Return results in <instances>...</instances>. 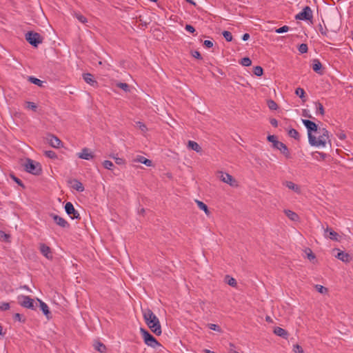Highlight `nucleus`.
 Masks as SVG:
<instances>
[{"label": "nucleus", "instance_id": "nucleus-1", "mask_svg": "<svg viewBox=\"0 0 353 353\" xmlns=\"http://www.w3.org/2000/svg\"><path fill=\"white\" fill-rule=\"evenodd\" d=\"M143 314L145 323L151 331L157 335H161L162 332L160 322L153 312L150 309H145L143 310Z\"/></svg>", "mask_w": 353, "mask_h": 353}, {"label": "nucleus", "instance_id": "nucleus-2", "mask_svg": "<svg viewBox=\"0 0 353 353\" xmlns=\"http://www.w3.org/2000/svg\"><path fill=\"white\" fill-rule=\"evenodd\" d=\"M316 134H318V137L312 133H309V143L312 146L325 148L329 141L328 131L325 128H319Z\"/></svg>", "mask_w": 353, "mask_h": 353}, {"label": "nucleus", "instance_id": "nucleus-3", "mask_svg": "<svg viewBox=\"0 0 353 353\" xmlns=\"http://www.w3.org/2000/svg\"><path fill=\"white\" fill-rule=\"evenodd\" d=\"M25 170L34 175H39L41 172V168L39 163L30 159H27L24 163Z\"/></svg>", "mask_w": 353, "mask_h": 353}, {"label": "nucleus", "instance_id": "nucleus-4", "mask_svg": "<svg viewBox=\"0 0 353 353\" xmlns=\"http://www.w3.org/2000/svg\"><path fill=\"white\" fill-rule=\"evenodd\" d=\"M140 332L141 333L143 341L147 345L153 348L161 346V344L158 342V341L152 334H150L148 331L143 328H141Z\"/></svg>", "mask_w": 353, "mask_h": 353}, {"label": "nucleus", "instance_id": "nucleus-5", "mask_svg": "<svg viewBox=\"0 0 353 353\" xmlns=\"http://www.w3.org/2000/svg\"><path fill=\"white\" fill-rule=\"evenodd\" d=\"M313 18L312 10L309 6H305L303 8L302 11L299 12L295 16V19L296 20L301 21H310Z\"/></svg>", "mask_w": 353, "mask_h": 353}, {"label": "nucleus", "instance_id": "nucleus-6", "mask_svg": "<svg viewBox=\"0 0 353 353\" xmlns=\"http://www.w3.org/2000/svg\"><path fill=\"white\" fill-rule=\"evenodd\" d=\"M26 40L33 46L37 47L39 43H42V38L39 33L28 32L26 34Z\"/></svg>", "mask_w": 353, "mask_h": 353}, {"label": "nucleus", "instance_id": "nucleus-7", "mask_svg": "<svg viewBox=\"0 0 353 353\" xmlns=\"http://www.w3.org/2000/svg\"><path fill=\"white\" fill-rule=\"evenodd\" d=\"M18 301L20 305L26 308L32 309L34 308V300L28 296L21 295L18 296Z\"/></svg>", "mask_w": 353, "mask_h": 353}, {"label": "nucleus", "instance_id": "nucleus-8", "mask_svg": "<svg viewBox=\"0 0 353 353\" xmlns=\"http://www.w3.org/2000/svg\"><path fill=\"white\" fill-rule=\"evenodd\" d=\"M219 179L221 181L230 185L232 187H236L238 185L236 181L232 175L223 172H219Z\"/></svg>", "mask_w": 353, "mask_h": 353}, {"label": "nucleus", "instance_id": "nucleus-9", "mask_svg": "<svg viewBox=\"0 0 353 353\" xmlns=\"http://www.w3.org/2000/svg\"><path fill=\"white\" fill-rule=\"evenodd\" d=\"M65 210L68 215L72 219H79L80 214L74 208L73 204L71 202H67L65 205Z\"/></svg>", "mask_w": 353, "mask_h": 353}, {"label": "nucleus", "instance_id": "nucleus-10", "mask_svg": "<svg viewBox=\"0 0 353 353\" xmlns=\"http://www.w3.org/2000/svg\"><path fill=\"white\" fill-rule=\"evenodd\" d=\"M302 122L307 130V135L308 136H309V133L312 134L313 132L315 133H316L318 132V130H319L318 126L314 122H313L310 120H307V119H303Z\"/></svg>", "mask_w": 353, "mask_h": 353}, {"label": "nucleus", "instance_id": "nucleus-11", "mask_svg": "<svg viewBox=\"0 0 353 353\" xmlns=\"http://www.w3.org/2000/svg\"><path fill=\"white\" fill-rule=\"evenodd\" d=\"M274 148L281 151V152L287 158H291L290 152L285 144L279 141L274 144Z\"/></svg>", "mask_w": 353, "mask_h": 353}, {"label": "nucleus", "instance_id": "nucleus-12", "mask_svg": "<svg viewBox=\"0 0 353 353\" xmlns=\"http://www.w3.org/2000/svg\"><path fill=\"white\" fill-rule=\"evenodd\" d=\"M79 158L85 160H91L94 158V155L90 149L84 148L81 152L77 154Z\"/></svg>", "mask_w": 353, "mask_h": 353}, {"label": "nucleus", "instance_id": "nucleus-13", "mask_svg": "<svg viewBox=\"0 0 353 353\" xmlns=\"http://www.w3.org/2000/svg\"><path fill=\"white\" fill-rule=\"evenodd\" d=\"M49 144L55 148H59L61 147L62 142L56 136L50 134L47 138Z\"/></svg>", "mask_w": 353, "mask_h": 353}, {"label": "nucleus", "instance_id": "nucleus-14", "mask_svg": "<svg viewBox=\"0 0 353 353\" xmlns=\"http://www.w3.org/2000/svg\"><path fill=\"white\" fill-rule=\"evenodd\" d=\"M41 253L47 259H52V254L51 252V249L49 246L46 245L44 243L40 244L39 246Z\"/></svg>", "mask_w": 353, "mask_h": 353}, {"label": "nucleus", "instance_id": "nucleus-15", "mask_svg": "<svg viewBox=\"0 0 353 353\" xmlns=\"http://www.w3.org/2000/svg\"><path fill=\"white\" fill-rule=\"evenodd\" d=\"M51 217L53 219L54 222L60 227L63 228L69 227V223L63 218L54 214H51Z\"/></svg>", "mask_w": 353, "mask_h": 353}, {"label": "nucleus", "instance_id": "nucleus-16", "mask_svg": "<svg viewBox=\"0 0 353 353\" xmlns=\"http://www.w3.org/2000/svg\"><path fill=\"white\" fill-rule=\"evenodd\" d=\"M133 161L134 162H137V163H143V164H144V165H145L146 166H148V167H150V166L152 165V162L151 160L148 159H146L144 157L141 156V155L137 156L133 159Z\"/></svg>", "mask_w": 353, "mask_h": 353}, {"label": "nucleus", "instance_id": "nucleus-17", "mask_svg": "<svg viewBox=\"0 0 353 353\" xmlns=\"http://www.w3.org/2000/svg\"><path fill=\"white\" fill-rule=\"evenodd\" d=\"M83 77L84 81L87 83H88L92 86H97L98 83H97V81L94 79L93 75H92L90 73H85V74H83Z\"/></svg>", "mask_w": 353, "mask_h": 353}, {"label": "nucleus", "instance_id": "nucleus-18", "mask_svg": "<svg viewBox=\"0 0 353 353\" xmlns=\"http://www.w3.org/2000/svg\"><path fill=\"white\" fill-rule=\"evenodd\" d=\"M312 68L314 72H316V73H318L319 74H322V71H321L322 64L319 59H313Z\"/></svg>", "mask_w": 353, "mask_h": 353}, {"label": "nucleus", "instance_id": "nucleus-19", "mask_svg": "<svg viewBox=\"0 0 353 353\" xmlns=\"http://www.w3.org/2000/svg\"><path fill=\"white\" fill-rule=\"evenodd\" d=\"M188 148L196 152L197 153H201L202 152L201 147L194 141H189L188 142Z\"/></svg>", "mask_w": 353, "mask_h": 353}, {"label": "nucleus", "instance_id": "nucleus-20", "mask_svg": "<svg viewBox=\"0 0 353 353\" xmlns=\"http://www.w3.org/2000/svg\"><path fill=\"white\" fill-rule=\"evenodd\" d=\"M336 257L341 260L343 262L348 263L351 260V256L349 254L344 252H338Z\"/></svg>", "mask_w": 353, "mask_h": 353}, {"label": "nucleus", "instance_id": "nucleus-21", "mask_svg": "<svg viewBox=\"0 0 353 353\" xmlns=\"http://www.w3.org/2000/svg\"><path fill=\"white\" fill-rule=\"evenodd\" d=\"M284 184L287 188L293 190L296 193H297V194L301 193L300 187L299 185H297L296 184H295L294 183H293L292 181H285Z\"/></svg>", "mask_w": 353, "mask_h": 353}, {"label": "nucleus", "instance_id": "nucleus-22", "mask_svg": "<svg viewBox=\"0 0 353 353\" xmlns=\"http://www.w3.org/2000/svg\"><path fill=\"white\" fill-rule=\"evenodd\" d=\"M72 188L74 189L75 190L81 192L84 191V187L81 182H80L78 180H73L72 182Z\"/></svg>", "mask_w": 353, "mask_h": 353}, {"label": "nucleus", "instance_id": "nucleus-23", "mask_svg": "<svg viewBox=\"0 0 353 353\" xmlns=\"http://www.w3.org/2000/svg\"><path fill=\"white\" fill-rule=\"evenodd\" d=\"M38 301L39 302L40 308H41V311L43 312L44 315L48 319H49V315H50V312L49 307H48V305L40 299H38Z\"/></svg>", "mask_w": 353, "mask_h": 353}, {"label": "nucleus", "instance_id": "nucleus-24", "mask_svg": "<svg viewBox=\"0 0 353 353\" xmlns=\"http://www.w3.org/2000/svg\"><path fill=\"white\" fill-rule=\"evenodd\" d=\"M274 333L281 337H283L284 339H286L288 337V332L285 330L280 327H276L274 330Z\"/></svg>", "mask_w": 353, "mask_h": 353}, {"label": "nucleus", "instance_id": "nucleus-25", "mask_svg": "<svg viewBox=\"0 0 353 353\" xmlns=\"http://www.w3.org/2000/svg\"><path fill=\"white\" fill-rule=\"evenodd\" d=\"M325 236L326 237L330 238V239L336 240L338 234L336 232H334L333 230L327 228L325 231Z\"/></svg>", "mask_w": 353, "mask_h": 353}, {"label": "nucleus", "instance_id": "nucleus-26", "mask_svg": "<svg viewBox=\"0 0 353 353\" xmlns=\"http://www.w3.org/2000/svg\"><path fill=\"white\" fill-rule=\"evenodd\" d=\"M285 214L292 221H297L299 220V216L296 213L290 210H285L284 211Z\"/></svg>", "mask_w": 353, "mask_h": 353}, {"label": "nucleus", "instance_id": "nucleus-27", "mask_svg": "<svg viewBox=\"0 0 353 353\" xmlns=\"http://www.w3.org/2000/svg\"><path fill=\"white\" fill-rule=\"evenodd\" d=\"M312 158L316 161H322L326 158L327 154L324 152L316 151V152H312Z\"/></svg>", "mask_w": 353, "mask_h": 353}, {"label": "nucleus", "instance_id": "nucleus-28", "mask_svg": "<svg viewBox=\"0 0 353 353\" xmlns=\"http://www.w3.org/2000/svg\"><path fill=\"white\" fill-rule=\"evenodd\" d=\"M199 209L203 210L207 215L210 214V211L208 206L202 201L196 200L195 201Z\"/></svg>", "mask_w": 353, "mask_h": 353}, {"label": "nucleus", "instance_id": "nucleus-29", "mask_svg": "<svg viewBox=\"0 0 353 353\" xmlns=\"http://www.w3.org/2000/svg\"><path fill=\"white\" fill-rule=\"evenodd\" d=\"M225 282L232 287H236L237 283L235 279L233 277L227 275L225 278Z\"/></svg>", "mask_w": 353, "mask_h": 353}, {"label": "nucleus", "instance_id": "nucleus-30", "mask_svg": "<svg viewBox=\"0 0 353 353\" xmlns=\"http://www.w3.org/2000/svg\"><path fill=\"white\" fill-rule=\"evenodd\" d=\"M288 135L290 137L294 138L296 140H299L300 138L299 133L298 132V131L296 130H295L294 128H291L289 130Z\"/></svg>", "mask_w": 353, "mask_h": 353}, {"label": "nucleus", "instance_id": "nucleus-31", "mask_svg": "<svg viewBox=\"0 0 353 353\" xmlns=\"http://www.w3.org/2000/svg\"><path fill=\"white\" fill-rule=\"evenodd\" d=\"M316 108V114H320L321 115L324 114V108L323 105L319 102H316L314 103Z\"/></svg>", "mask_w": 353, "mask_h": 353}, {"label": "nucleus", "instance_id": "nucleus-32", "mask_svg": "<svg viewBox=\"0 0 353 353\" xmlns=\"http://www.w3.org/2000/svg\"><path fill=\"white\" fill-rule=\"evenodd\" d=\"M28 80L32 83L37 85L39 87H41L43 85V81L36 77H29Z\"/></svg>", "mask_w": 353, "mask_h": 353}, {"label": "nucleus", "instance_id": "nucleus-33", "mask_svg": "<svg viewBox=\"0 0 353 353\" xmlns=\"http://www.w3.org/2000/svg\"><path fill=\"white\" fill-rule=\"evenodd\" d=\"M94 348L99 352H104L106 350V347L105 345L100 342H97L94 344Z\"/></svg>", "mask_w": 353, "mask_h": 353}, {"label": "nucleus", "instance_id": "nucleus-34", "mask_svg": "<svg viewBox=\"0 0 353 353\" xmlns=\"http://www.w3.org/2000/svg\"><path fill=\"white\" fill-rule=\"evenodd\" d=\"M267 104H268V108L271 110H276L278 108V105L276 104V103L272 99L268 100L267 101Z\"/></svg>", "mask_w": 353, "mask_h": 353}, {"label": "nucleus", "instance_id": "nucleus-35", "mask_svg": "<svg viewBox=\"0 0 353 353\" xmlns=\"http://www.w3.org/2000/svg\"><path fill=\"white\" fill-rule=\"evenodd\" d=\"M136 127L138 128L143 133H145L148 130L146 125L141 121L136 122Z\"/></svg>", "mask_w": 353, "mask_h": 353}, {"label": "nucleus", "instance_id": "nucleus-36", "mask_svg": "<svg viewBox=\"0 0 353 353\" xmlns=\"http://www.w3.org/2000/svg\"><path fill=\"white\" fill-rule=\"evenodd\" d=\"M254 74L257 77L263 75V70L261 66H255L253 69Z\"/></svg>", "mask_w": 353, "mask_h": 353}, {"label": "nucleus", "instance_id": "nucleus-37", "mask_svg": "<svg viewBox=\"0 0 353 353\" xmlns=\"http://www.w3.org/2000/svg\"><path fill=\"white\" fill-rule=\"evenodd\" d=\"M103 167L109 170H112L114 168V164L112 161L109 160H105L103 162Z\"/></svg>", "mask_w": 353, "mask_h": 353}, {"label": "nucleus", "instance_id": "nucleus-38", "mask_svg": "<svg viewBox=\"0 0 353 353\" xmlns=\"http://www.w3.org/2000/svg\"><path fill=\"white\" fill-rule=\"evenodd\" d=\"M110 157L114 160L115 163L117 165H124L125 163V160L123 158L118 157L115 155H111Z\"/></svg>", "mask_w": 353, "mask_h": 353}, {"label": "nucleus", "instance_id": "nucleus-39", "mask_svg": "<svg viewBox=\"0 0 353 353\" xmlns=\"http://www.w3.org/2000/svg\"><path fill=\"white\" fill-rule=\"evenodd\" d=\"M315 288L319 293L322 294H325L327 292V289L321 285H316Z\"/></svg>", "mask_w": 353, "mask_h": 353}, {"label": "nucleus", "instance_id": "nucleus-40", "mask_svg": "<svg viewBox=\"0 0 353 353\" xmlns=\"http://www.w3.org/2000/svg\"><path fill=\"white\" fill-rule=\"evenodd\" d=\"M298 50H299V52L301 54L306 53L308 50L307 45L305 43H301L299 46Z\"/></svg>", "mask_w": 353, "mask_h": 353}, {"label": "nucleus", "instance_id": "nucleus-41", "mask_svg": "<svg viewBox=\"0 0 353 353\" xmlns=\"http://www.w3.org/2000/svg\"><path fill=\"white\" fill-rule=\"evenodd\" d=\"M290 30V27L288 26H283L275 30V32L278 34H281L284 32H287Z\"/></svg>", "mask_w": 353, "mask_h": 353}, {"label": "nucleus", "instance_id": "nucleus-42", "mask_svg": "<svg viewBox=\"0 0 353 353\" xmlns=\"http://www.w3.org/2000/svg\"><path fill=\"white\" fill-rule=\"evenodd\" d=\"M295 94L299 96L301 99L305 97V90L301 88H297L295 90Z\"/></svg>", "mask_w": 353, "mask_h": 353}, {"label": "nucleus", "instance_id": "nucleus-43", "mask_svg": "<svg viewBox=\"0 0 353 353\" xmlns=\"http://www.w3.org/2000/svg\"><path fill=\"white\" fill-rule=\"evenodd\" d=\"M45 155L46 157H48V158L50 159H57V155L56 154V153L52 151V150H47V151H45Z\"/></svg>", "mask_w": 353, "mask_h": 353}, {"label": "nucleus", "instance_id": "nucleus-44", "mask_svg": "<svg viewBox=\"0 0 353 353\" xmlns=\"http://www.w3.org/2000/svg\"><path fill=\"white\" fill-rule=\"evenodd\" d=\"M223 36L227 41H231L232 40V35L230 32L225 30L223 32Z\"/></svg>", "mask_w": 353, "mask_h": 353}, {"label": "nucleus", "instance_id": "nucleus-45", "mask_svg": "<svg viewBox=\"0 0 353 353\" xmlns=\"http://www.w3.org/2000/svg\"><path fill=\"white\" fill-rule=\"evenodd\" d=\"M241 63L243 65V66H250L251 64H252V61L250 58L248 57H244L241 59Z\"/></svg>", "mask_w": 353, "mask_h": 353}, {"label": "nucleus", "instance_id": "nucleus-46", "mask_svg": "<svg viewBox=\"0 0 353 353\" xmlns=\"http://www.w3.org/2000/svg\"><path fill=\"white\" fill-rule=\"evenodd\" d=\"M117 86L125 92L129 90V85L126 83H117Z\"/></svg>", "mask_w": 353, "mask_h": 353}, {"label": "nucleus", "instance_id": "nucleus-47", "mask_svg": "<svg viewBox=\"0 0 353 353\" xmlns=\"http://www.w3.org/2000/svg\"><path fill=\"white\" fill-rule=\"evenodd\" d=\"M293 352L294 353H304L302 347L298 344H295L293 345Z\"/></svg>", "mask_w": 353, "mask_h": 353}, {"label": "nucleus", "instance_id": "nucleus-48", "mask_svg": "<svg viewBox=\"0 0 353 353\" xmlns=\"http://www.w3.org/2000/svg\"><path fill=\"white\" fill-rule=\"evenodd\" d=\"M319 31L322 35L327 36V30L326 27H323L321 24L319 25Z\"/></svg>", "mask_w": 353, "mask_h": 353}, {"label": "nucleus", "instance_id": "nucleus-49", "mask_svg": "<svg viewBox=\"0 0 353 353\" xmlns=\"http://www.w3.org/2000/svg\"><path fill=\"white\" fill-rule=\"evenodd\" d=\"M10 306L8 303L3 302L0 304V310L2 311L8 310L10 309Z\"/></svg>", "mask_w": 353, "mask_h": 353}, {"label": "nucleus", "instance_id": "nucleus-50", "mask_svg": "<svg viewBox=\"0 0 353 353\" xmlns=\"http://www.w3.org/2000/svg\"><path fill=\"white\" fill-rule=\"evenodd\" d=\"M26 108L28 109H31L33 111H36L37 110V105H35V103L30 101L26 103Z\"/></svg>", "mask_w": 353, "mask_h": 353}, {"label": "nucleus", "instance_id": "nucleus-51", "mask_svg": "<svg viewBox=\"0 0 353 353\" xmlns=\"http://www.w3.org/2000/svg\"><path fill=\"white\" fill-rule=\"evenodd\" d=\"M228 352L229 353H241L236 350L235 345L232 343H230Z\"/></svg>", "mask_w": 353, "mask_h": 353}, {"label": "nucleus", "instance_id": "nucleus-52", "mask_svg": "<svg viewBox=\"0 0 353 353\" xmlns=\"http://www.w3.org/2000/svg\"><path fill=\"white\" fill-rule=\"evenodd\" d=\"M208 327L212 330H214V331H217V332L221 331L219 326H218L216 324L210 323V324H208Z\"/></svg>", "mask_w": 353, "mask_h": 353}, {"label": "nucleus", "instance_id": "nucleus-53", "mask_svg": "<svg viewBox=\"0 0 353 353\" xmlns=\"http://www.w3.org/2000/svg\"><path fill=\"white\" fill-rule=\"evenodd\" d=\"M336 135L340 140H345L346 139V134L343 131L338 132Z\"/></svg>", "mask_w": 353, "mask_h": 353}, {"label": "nucleus", "instance_id": "nucleus-54", "mask_svg": "<svg viewBox=\"0 0 353 353\" xmlns=\"http://www.w3.org/2000/svg\"><path fill=\"white\" fill-rule=\"evenodd\" d=\"M77 19L81 23H85L87 22V19L81 14H76Z\"/></svg>", "mask_w": 353, "mask_h": 353}, {"label": "nucleus", "instance_id": "nucleus-55", "mask_svg": "<svg viewBox=\"0 0 353 353\" xmlns=\"http://www.w3.org/2000/svg\"><path fill=\"white\" fill-rule=\"evenodd\" d=\"M185 29L186 31L189 32L190 33H194L195 32V28L189 24H187L185 27Z\"/></svg>", "mask_w": 353, "mask_h": 353}, {"label": "nucleus", "instance_id": "nucleus-56", "mask_svg": "<svg viewBox=\"0 0 353 353\" xmlns=\"http://www.w3.org/2000/svg\"><path fill=\"white\" fill-rule=\"evenodd\" d=\"M268 140L270 142H272L273 143V145L275 144L276 142H279V141L276 140V138L274 135L268 136Z\"/></svg>", "mask_w": 353, "mask_h": 353}, {"label": "nucleus", "instance_id": "nucleus-57", "mask_svg": "<svg viewBox=\"0 0 353 353\" xmlns=\"http://www.w3.org/2000/svg\"><path fill=\"white\" fill-rule=\"evenodd\" d=\"M203 45L208 48H210L213 46V43L212 41H210V40H205L204 42H203Z\"/></svg>", "mask_w": 353, "mask_h": 353}, {"label": "nucleus", "instance_id": "nucleus-58", "mask_svg": "<svg viewBox=\"0 0 353 353\" xmlns=\"http://www.w3.org/2000/svg\"><path fill=\"white\" fill-rule=\"evenodd\" d=\"M192 55L195 57L196 59H201L202 57H201V55L200 54L199 52L198 51H194L192 52Z\"/></svg>", "mask_w": 353, "mask_h": 353}, {"label": "nucleus", "instance_id": "nucleus-59", "mask_svg": "<svg viewBox=\"0 0 353 353\" xmlns=\"http://www.w3.org/2000/svg\"><path fill=\"white\" fill-rule=\"evenodd\" d=\"M270 122L272 126H274V127L278 126V121L276 119H271Z\"/></svg>", "mask_w": 353, "mask_h": 353}, {"label": "nucleus", "instance_id": "nucleus-60", "mask_svg": "<svg viewBox=\"0 0 353 353\" xmlns=\"http://www.w3.org/2000/svg\"><path fill=\"white\" fill-rule=\"evenodd\" d=\"M0 236L3 237L5 240H8L9 239V235L6 234L3 232H0Z\"/></svg>", "mask_w": 353, "mask_h": 353}, {"label": "nucleus", "instance_id": "nucleus-61", "mask_svg": "<svg viewBox=\"0 0 353 353\" xmlns=\"http://www.w3.org/2000/svg\"><path fill=\"white\" fill-rule=\"evenodd\" d=\"M250 38V34L248 33H245L243 36H242V40L243 41H247Z\"/></svg>", "mask_w": 353, "mask_h": 353}, {"label": "nucleus", "instance_id": "nucleus-62", "mask_svg": "<svg viewBox=\"0 0 353 353\" xmlns=\"http://www.w3.org/2000/svg\"><path fill=\"white\" fill-rule=\"evenodd\" d=\"M14 319L15 320H17V321H21V314H19V313H16V314H14Z\"/></svg>", "mask_w": 353, "mask_h": 353}, {"label": "nucleus", "instance_id": "nucleus-63", "mask_svg": "<svg viewBox=\"0 0 353 353\" xmlns=\"http://www.w3.org/2000/svg\"><path fill=\"white\" fill-rule=\"evenodd\" d=\"M307 257L309 259H314V255L311 252L307 254Z\"/></svg>", "mask_w": 353, "mask_h": 353}, {"label": "nucleus", "instance_id": "nucleus-64", "mask_svg": "<svg viewBox=\"0 0 353 353\" xmlns=\"http://www.w3.org/2000/svg\"><path fill=\"white\" fill-rule=\"evenodd\" d=\"M205 353H215L213 351L209 350H205Z\"/></svg>", "mask_w": 353, "mask_h": 353}]
</instances>
